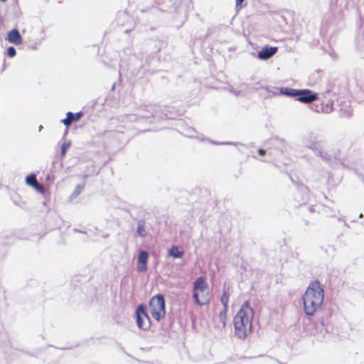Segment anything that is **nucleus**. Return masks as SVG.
<instances>
[{
	"instance_id": "1",
	"label": "nucleus",
	"mask_w": 364,
	"mask_h": 364,
	"mask_svg": "<svg viewBox=\"0 0 364 364\" xmlns=\"http://www.w3.org/2000/svg\"><path fill=\"white\" fill-rule=\"evenodd\" d=\"M323 289L318 280L311 282L303 295L304 310L306 315L312 316L321 307L323 302Z\"/></svg>"
},
{
	"instance_id": "2",
	"label": "nucleus",
	"mask_w": 364,
	"mask_h": 364,
	"mask_svg": "<svg viewBox=\"0 0 364 364\" xmlns=\"http://www.w3.org/2000/svg\"><path fill=\"white\" fill-rule=\"evenodd\" d=\"M253 316L252 309L245 301L234 318L235 333L238 338L244 339L251 332Z\"/></svg>"
},
{
	"instance_id": "3",
	"label": "nucleus",
	"mask_w": 364,
	"mask_h": 364,
	"mask_svg": "<svg viewBox=\"0 0 364 364\" xmlns=\"http://www.w3.org/2000/svg\"><path fill=\"white\" fill-rule=\"evenodd\" d=\"M193 299L199 306L208 304L211 299V294L204 277H200L193 282Z\"/></svg>"
},
{
	"instance_id": "4",
	"label": "nucleus",
	"mask_w": 364,
	"mask_h": 364,
	"mask_svg": "<svg viewBox=\"0 0 364 364\" xmlns=\"http://www.w3.org/2000/svg\"><path fill=\"white\" fill-rule=\"evenodd\" d=\"M149 311L156 321L164 318L166 314L164 296L161 294L153 296L149 301Z\"/></svg>"
},
{
	"instance_id": "5",
	"label": "nucleus",
	"mask_w": 364,
	"mask_h": 364,
	"mask_svg": "<svg viewBox=\"0 0 364 364\" xmlns=\"http://www.w3.org/2000/svg\"><path fill=\"white\" fill-rule=\"evenodd\" d=\"M137 326L143 330L149 328L151 326L150 318L146 311L144 305L140 304L136 310Z\"/></svg>"
},
{
	"instance_id": "6",
	"label": "nucleus",
	"mask_w": 364,
	"mask_h": 364,
	"mask_svg": "<svg viewBox=\"0 0 364 364\" xmlns=\"http://www.w3.org/2000/svg\"><path fill=\"white\" fill-rule=\"evenodd\" d=\"M316 93L312 92L310 90H301L297 100L303 103H309L317 100Z\"/></svg>"
},
{
	"instance_id": "7",
	"label": "nucleus",
	"mask_w": 364,
	"mask_h": 364,
	"mask_svg": "<svg viewBox=\"0 0 364 364\" xmlns=\"http://www.w3.org/2000/svg\"><path fill=\"white\" fill-rule=\"evenodd\" d=\"M149 254L146 251H141L138 255L136 267L139 272H144L147 270V262Z\"/></svg>"
},
{
	"instance_id": "8",
	"label": "nucleus",
	"mask_w": 364,
	"mask_h": 364,
	"mask_svg": "<svg viewBox=\"0 0 364 364\" xmlns=\"http://www.w3.org/2000/svg\"><path fill=\"white\" fill-rule=\"evenodd\" d=\"M26 183L27 185L32 186L36 189L38 192L41 193H44L45 188L44 186L39 183L36 179V176L35 174H31L26 177Z\"/></svg>"
},
{
	"instance_id": "9",
	"label": "nucleus",
	"mask_w": 364,
	"mask_h": 364,
	"mask_svg": "<svg viewBox=\"0 0 364 364\" xmlns=\"http://www.w3.org/2000/svg\"><path fill=\"white\" fill-rule=\"evenodd\" d=\"M278 50V48L265 46L258 53V58L261 60H267L273 56Z\"/></svg>"
},
{
	"instance_id": "10",
	"label": "nucleus",
	"mask_w": 364,
	"mask_h": 364,
	"mask_svg": "<svg viewBox=\"0 0 364 364\" xmlns=\"http://www.w3.org/2000/svg\"><path fill=\"white\" fill-rule=\"evenodd\" d=\"M6 40L14 45L18 46L22 43V37L19 33V31L14 28L11 30L7 35Z\"/></svg>"
},
{
	"instance_id": "11",
	"label": "nucleus",
	"mask_w": 364,
	"mask_h": 364,
	"mask_svg": "<svg viewBox=\"0 0 364 364\" xmlns=\"http://www.w3.org/2000/svg\"><path fill=\"white\" fill-rule=\"evenodd\" d=\"M83 114L82 112H79L73 114L71 112H68L66 114V117L62 120V122L68 127L73 122L78 121L82 117Z\"/></svg>"
},
{
	"instance_id": "12",
	"label": "nucleus",
	"mask_w": 364,
	"mask_h": 364,
	"mask_svg": "<svg viewBox=\"0 0 364 364\" xmlns=\"http://www.w3.org/2000/svg\"><path fill=\"white\" fill-rule=\"evenodd\" d=\"M20 12L18 0H12L9 7L5 9V14H14L17 15Z\"/></svg>"
},
{
	"instance_id": "13",
	"label": "nucleus",
	"mask_w": 364,
	"mask_h": 364,
	"mask_svg": "<svg viewBox=\"0 0 364 364\" xmlns=\"http://www.w3.org/2000/svg\"><path fill=\"white\" fill-rule=\"evenodd\" d=\"M183 251L180 250L178 247L172 246L171 248L168 251V256H172L174 258H181L183 255Z\"/></svg>"
},
{
	"instance_id": "14",
	"label": "nucleus",
	"mask_w": 364,
	"mask_h": 364,
	"mask_svg": "<svg viewBox=\"0 0 364 364\" xmlns=\"http://www.w3.org/2000/svg\"><path fill=\"white\" fill-rule=\"evenodd\" d=\"M221 303L224 306V314L227 313L228 309V304L229 301V293L228 291H224L221 299H220Z\"/></svg>"
},
{
	"instance_id": "15",
	"label": "nucleus",
	"mask_w": 364,
	"mask_h": 364,
	"mask_svg": "<svg viewBox=\"0 0 364 364\" xmlns=\"http://www.w3.org/2000/svg\"><path fill=\"white\" fill-rule=\"evenodd\" d=\"M137 232L139 235L141 237H145L147 235V232L145 229V223L144 221H140L138 223Z\"/></svg>"
},
{
	"instance_id": "16",
	"label": "nucleus",
	"mask_w": 364,
	"mask_h": 364,
	"mask_svg": "<svg viewBox=\"0 0 364 364\" xmlns=\"http://www.w3.org/2000/svg\"><path fill=\"white\" fill-rule=\"evenodd\" d=\"M316 105V110L317 112H328L331 110L332 107H329L328 105H326V107H323V103L320 102L315 105Z\"/></svg>"
},
{
	"instance_id": "17",
	"label": "nucleus",
	"mask_w": 364,
	"mask_h": 364,
	"mask_svg": "<svg viewBox=\"0 0 364 364\" xmlns=\"http://www.w3.org/2000/svg\"><path fill=\"white\" fill-rule=\"evenodd\" d=\"M299 92H300V90H299L288 89V88H285V91H282L283 93H285L287 95H289V96H298V97H299Z\"/></svg>"
},
{
	"instance_id": "18",
	"label": "nucleus",
	"mask_w": 364,
	"mask_h": 364,
	"mask_svg": "<svg viewBox=\"0 0 364 364\" xmlns=\"http://www.w3.org/2000/svg\"><path fill=\"white\" fill-rule=\"evenodd\" d=\"M16 49L13 46H10L7 48V55L9 58H13L16 55Z\"/></svg>"
},
{
	"instance_id": "19",
	"label": "nucleus",
	"mask_w": 364,
	"mask_h": 364,
	"mask_svg": "<svg viewBox=\"0 0 364 364\" xmlns=\"http://www.w3.org/2000/svg\"><path fill=\"white\" fill-rule=\"evenodd\" d=\"M220 320L223 323V326L225 325L226 313L224 314V309L220 314Z\"/></svg>"
},
{
	"instance_id": "20",
	"label": "nucleus",
	"mask_w": 364,
	"mask_h": 364,
	"mask_svg": "<svg viewBox=\"0 0 364 364\" xmlns=\"http://www.w3.org/2000/svg\"><path fill=\"white\" fill-rule=\"evenodd\" d=\"M244 0H235V7L237 11L240 10L242 7V4Z\"/></svg>"
},
{
	"instance_id": "21",
	"label": "nucleus",
	"mask_w": 364,
	"mask_h": 364,
	"mask_svg": "<svg viewBox=\"0 0 364 364\" xmlns=\"http://www.w3.org/2000/svg\"><path fill=\"white\" fill-rule=\"evenodd\" d=\"M258 154L260 156H264L266 154V151L264 149H258Z\"/></svg>"
},
{
	"instance_id": "22",
	"label": "nucleus",
	"mask_w": 364,
	"mask_h": 364,
	"mask_svg": "<svg viewBox=\"0 0 364 364\" xmlns=\"http://www.w3.org/2000/svg\"><path fill=\"white\" fill-rule=\"evenodd\" d=\"M1 1L5 2L6 0H0Z\"/></svg>"
}]
</instances>
